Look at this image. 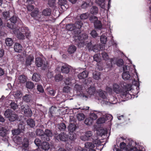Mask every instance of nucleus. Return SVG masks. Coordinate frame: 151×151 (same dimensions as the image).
<instances>
[{
	"label": "nucleus",
	"instance_id": "nucleus-24",
	"mask_svg": "<svg viewBox=\"0 0 151 151\" xmlns=\"http://www.w3.org/2000/svg\"><path fill=\"white\" fill-rule=\"evenodd\" d=\"M36 133L37 135L40 137L42 140V136L44 135V131L40 129H37L36 130Z\"/></svg>",
	"mask_w": 151,
	"mask_h": 151
},
{
	"label": "nucleus",
	"instance_id": "nucleus-58",
	"mask_svg": "<svg viewBox=\"0 0 151 151\" xmlns=\"http://www.w3.org/2000/svg\"><path fill=\"white\" fill-rule=\"evenodd\" d=\"M3 16L5 19H7L9 17V13L7 12H3L2 13Z\"/></svg>",
	"mask_w": 151,
	"mask_h": 151
},
{
	"label": "nucleus",
	"instance_id": "nucleus-50",
	"mask_svg": "<svg viewBox=\"0 0 151 151\" xmlns=\"http://www.w3.org/2000/svg\"><path fill=\"white\" fill-rule=\"evenodd\" d=\"M17 37L19 39L23 40L25 38L24 34L21 32H19L17 34Z\"/></svg>",
	"mask_w": 151,
	"mask_h": 151
},
{
	"label": "nucleus",
	"instance_id": "nucleus-17",
	"mask_svg": "<svg viewBox=\"0 0 151 151\" xmlns=\"http://www.w3.org/2000/svg\"><path fill=\"white\" fill-rule=\"evenodd\" d=\"M26 122L27 125L31 128H33L35 126V122L32 119L29 118L27 120Z\"/></svg>",
	"mask_w": 151,
	"mask_h": 151
},
{
	"label": "nucleus",
	"instance_id": "nucleus-49",
	"mask_svg": "<svg viewBox=\"0 0 151 151\" xmlns=\"http://www.w3.org/2000/svg\"><path fill=\"white\" fill-rule=\"evenodd\" d=\"M90 34L91 36L93 38L97 37L98 35V34L97 33L96 30L94 29H93L91 31Z\"/></svg>",
	"mask_w": 151,
	"mask_h": 151
},
{
	"label": "nucleus",
	"instance_id": "nucleus-15",
	"mask_svg": "<svg viewBox=\"0 0 151 151\" xmlns=\"http://www.w3.org/2000/svg\"><path fill=\"white\" fill-rule=\"evenodd\" d=\"M88 74V71L84 70L82 72L80 73L78 75V77L79 79H84L87 77Z\"/></svg>",
	"mask_w": 151,
	"mask_h": 151
},
{
	"label": "nucleus",
	"instance_id": "nucleus-60",
	"mask_svg": "<svg viewBox=\"0 0 151 151\" xmlns=\"http://www.w3.org/2000/svg\"><path fill=\"white\" fill-rule=\"evenodd\" d=\"M106 119V121L107 120H109L110 121L112 120L113 119V117L112 115L110 114H107L106 115L105 117Z\"/></svg>",
	"mask_w": 151,
	"mask_h": 151
},
{
	"label": "nucleus",
	"instance_id": "nucleus-1",
	"mask_svg": "<svg viewBox=\"0 0 151 151\" xmlns=\"http://www.w3.org/2000/svg\"><path fill=\"white\" fill-rule=\"evenodd\" d=\"M83 23L81 21L76 22V33L78 34L77 37L79 40L85 41L88 39V34L85 33L80 34L81 33L80 29Z\"/></svg>",
	"mask_w": 151,
	"mask_h": 151
},
{
	"label": "nucleus",
	"instance_id": "nucleus-26",
	"mask_svg": "<svg viewBox=\"0 0 151 151\" xmlns=\"http://www.w3.org/2000/svg\"><path fill=\"white\" fill-rule=\"evenodd\" d=\"M5 43L7 46L10 47L12 45L14 42L11 38H8L5 40Z\"/></svg>",
	"mask_w": 151,
	"mask_h": 151
},
{
	"label": "nucleus",
	"instance_id": "nucleus-3",
	"mask_svg": "<svg viewBox=\"0 0 151 151\" xmlns=\"http://www.w3.org/2000/svg\"><path fill=\"white\" fill-rule=\"evenodd\" d=\"M69 133V138L71 140L76 139V123H70L67 127Z\"/></svg>",
	"mask_w": 151,
	"mask_h": 151
},
{
	"label": "nucleus",
	"instance_id": "nucleus-25",
	"mask_svg": "<svg viewBox=\"0 0 151 151\" xmlns=\"http://www.w3.org/2000/svg\"><path fill=\"white\" fill-rule=\"evenodd\" d=\"M113 88L114 91L117 93H119L121 91L120 86L116 84H114L113 85Z\"/></svg>",
	"mask_w": 151,
	"mask_h": 151
},
{
	"label": "nucleus",
	"instance_id": "nucleus-42",
	"mask_svg": "<svg viewBox=\"0 0 151 151\" xmlns=\"http://www.w3.org/2000/svg\"><path fill=\"white\" fill-rule=\"evenodd\" d=\"M70 122L76 123V116L74 114H72L70 116Z\"/></svg>",
	"mask_w": 151,
	"mask_h": 151
},
{
	"label": "nucleus",
	"instance_id": "nucleus-56",
	"mask_svg": "<svg viewBox=\"0 0 151 151\" xmlns=\"http://www.w3.org/2000/svg\"><path fill=\"white\" fill-rule=\"evenodd\" d=\"M48 90H49L48 92L50 96H54L55 95V91L51 88H50L49 89H48Z\"/></svg>",
	"mask_w": 151,
	"mask_h": 151
},
{
	"label": "nucleus",
	"instance_id": "nucleus-39",
	"mask_svg": "<svg viewBox=\"0 0 151 151\" xmlns=\"http://www.w3.org/2000/svg\"><path fill=\"white\" fill-rule=\"evenodd\" d=\"M39 13L38 9L35 8L31 13V16L33 17H36Z\"/></svg>",
	"mask_w": 151,
	"mask_h": 151
},
{
	"label": "nucleus",
	"instance_id": "nucleus-33",
	"mask_svg": "<svg viewBox=\"0 0 151 151\" xmlns=\"http://www.w3.org/2000/svg\"><path fill=\"white\" fill-rule=\"evenodd\" d=\"M76 51V47L75 46H71L68 48V52L70 54L74 53Z\"/></svg>",
	"mask_w": 151,
	"mask_h": 151
},
{
	"label": "nucleus",
	"instance_id": "nucleus-54",
	"mask_svg": "<svg viewBox=\"0 0 151 151\" xmlns=\"http://www.w3.org/2000/svg\"><path fill=\"white\" fill-rule=\"evenodd\" d=\"M37 90L40 93H43L44 91L42 86L40 85H37Z\"/></svg>",
	"mask_w": 151,
	"mask_h": 151
},
{
	"label": "nucleus",
	"instance_id": "nucleus-20",
	"mask_svg": "<svg viewBox=\"0 0 151 151\" xmlns=\"http://www.w3.org/2000/svg\"><path fill=\"white\" fill-rule=\"evenodd\" d=\"M51 13V10L50 8H46L44 9L42 11L43 15L45 16H50Z\"/></svg>",
	"mask_w": 151,
	"mask_h": 151
},
{
	"label": "nucleus",
	"instance_id": "nucleus-45",
	"mask_svg": "<svg viewBox=\"0 0 151 151\" xmlns=\"http://www.w3.org/2000/svg\"><path fill=\"white\" fill-rule=\"evenodd\" d=\"M77 118L79 121H81L84 119L85 116L83 113H79L77 116Z\"/></svg>",
	"mask_w": 151,
	"mask_h": 151
},
{
	"label": "nucleus",
	"instance_id": "nucleus-40",
	"mask_svg": "<svg viewBox=\"0 0 151 151\" xmlns=\"http://www.w3.org/2000/svg\"><path fill=\"white\" fill-rule=\"evenodd\" d=\"M93 121L92 119H91L90 117L86 119L84 123L85 124L87 125H90L93 123Z\"/></svg>",
	"mask_w": 151,
	"mask_h": 151
},
{
	"label": "nucleus",
	"instance_id": "nucleus-63",
	"mask_svg": "<svg viewBox=\"0 0 151 151\" xmlns=\"http://www.w3.org/2000/svg\"><path fill=\"white\" fill-rule=\"evenodd\" d=\"M55 0H49L48 4L50 6H52L55 2Z\"/></svg>",
	"mask_w": 151,
	"mask_h": 151
},
{
	"label": "nucleus",
	"instance_id": "nucleus-53",
	"mask_svg": "<svg viewBox=\"0 0 151 151\" xmlns=\"http://www.w3.org/2000/svg\"><path fill=\"white\" fill-rule=\"evenodd\" d=\"M35 144L37 146H39L41 143V140L39 138H36L34 141Z\"/></svg>",
	"mask_w": 151,
	"mask_h": 151
},
{
	"label": "nucleus",
	"instance_id": "nucleus-32",
	"mask_svg": "<svg viewBox=\"0 0 151 151\" xmlns=\"http://www.w3.org/2000/svg\"><path fill=\"white\" fill-rule=\"evenodd\" d=\"M19 80L20 83H24L26 81L27 79L26 76L24 75H21L19 77Z\"/></svg>",
	"mask_w": 151,
	"mask_h": 151
},
{
	"label": "nucleus",
	"instance_id": "nucleus-12",
	"mask_svg": "<svg viewBox=\"0 0 151 151\" xmlns=\"http://www.w3.org/2000/svg\"><path fill=\"white\" fill-rule=\"evenodd\" d=\"M121 96L125 99H129L131 98V95L129 93V91L127 90H123L121 92Z\"/></svg>",
	"mask_w": 151,
	"mask_h": 151
},
{
	"label": "nucleus",
	"instance_id": "nucleus-51",
	"mask_svg": "<svg viewBox=\"0 0 151 151\" xmlns=\"http://www.w3.org/2000/svg\"><path fill=\"white\" fill-rule=\"evenodd\" d=\"M18 18L15 16H13L10 19L11 22L13 24H15L17 21Z\"/></svg>",
	"mask_w": 151,
	"mask_h": 151
},
{
	"label": "nucleus",
	"instance_id": "nucleus-44",
	"mask_svg": "<svg viewBox=\"0 0 151 151\" xmlns=\"http://www.w3.org/2000/svg\"><path fill=\"white\" fill-rule=\"evenodd\" d=\"M63 76L60 74H56L55 77V81L57 82H58L62 80Z\"/></svg>",
	"mask_w": 151,
	"mask_h": 151
},
{
	"label": "nucleus",
	"instance_id": "nucleus-31",
	"mask_svg": "<svg viewBox=\"0 0 151 151\" xmlns=\"http://www.w3.org/2000/svg\"><path fill=\"white\" fill-rule=\"evenodd\" d=\"M94 25L95 27L97 29H101L102 27L101 23L99 20H98L96 22H95Z\"/></svg>",
	"mask_w": 151,
	"mask_h": 151
},
{
	"label": "nucleus",
	"instance_id": "nucleus-9",
	"mask_svg": "<svg viewBox=\"0 0 151 151\" xmlns=\"http://www.w3.org/2000/svg\"><path fill=\"white\" fill-rule=\"evenodd\" d=\"M34 57L32 55H29L26 58L25 66L27 68L31 65L32 62H34Z\"/></svg>",
	"mask_w": 151,
	"mask_h": 151
},
{
	"label": "nucleus",
	"instance_id": "nucleus-11",
	"mask_svg": "<svg viewBox=\"0 0 151 151\" xmlns=\"http://www.w3.org/2000/svg\"><path fill=\"white\" fill-rule=\"evenodd\" d=\"M75 23L74 24H70L67 25L65 27L66 29L69 31H73V37H76V26Z\"/></svg>",
	"mask_w": 151,
	"mask_h": 151
},
{
	"label": "nucleus",
	"instance_id": "nucleus-46",
	"mask_svg": "<svg viewBox=\"0 0 151 151\" xmlns=\"http://www.w3.org/2000/svg\"><path fill=\"white\" fill-rule=\"evenodd\" d=\"M100 40L102 43L105 44L107 40V37L105 36L102 35L101 36Z\"/></svg>",
	"mask_w": 151,
	"mask_h": 151
},
{
	"label": "nucleus",
	"instance_id": "nucleus-5",
	"mask_svg": "<svg viewBox=\"0 0 151 151\" xmlns=\"http://www.w3.org/2000/svg\"><path fill=\"white\" fill-rule=\"evenodd\" d=\"M35 64L38 67H41L43 70H45L47 66L48 63L45 61L41 58L38 57L36 58Z\"/></svg>",
	"mask_w": 151,
	"mask_h": 151
},
{
	"label": "nucleus",
	"instance_id": "nucleus-13",
	"mask_svg": "<svg viewBox=\"0 0 151 151\" xmlns=\"http://www.w3.org/2000/svg\"><path fill=\"white\" fill-rule=\"evenodd\" d=\"M56 129L57 130L60 132L64 131L66 129V126L65 123H60L56 126Z\"/></svg>",
	"mask_w": 151,
	"mask_h": 151
},
{
	"label": "nucleus",
	"instance_id": "nucleus-43",
	"mask_svg": "<svg viewBox=\"0 0 151 151\" xmlns=\"http://www.w3.org/2000/svg\"><path fill=\"white\" fill-rule=\"evenodd\" d=\"M100 73L99 72H96L93 73V77L94 79L96 80H99L100 78Z\"/></svg>",
	"mask_w": 151,
	"mask_h": 151
},
{
	"label": "nucleus",
	"instance_id": "nucleus-64",
	"mask_svg": "<svg viewBox=\"0 0 151 151\" xmlns=\"http://www.w3.org/2000/svg\"><path fill=\"white\" fill-rule=\"evenodd\" d=\"M89 108V107L88 106H84L83 107H81L79 108H76V111L77 110L80 109L81 111H83L84 110H88Z\"/></svg>",
	"mask_w": 151,
	"mask_h": 151
},
{
	"label": "nucleus",
	"instance_id": "nucleus-48",
	"mask_svg": "<svg viewBox=\"0 0 151 151\" xmlns=\"http://www.w3.org/2000/svg\"><path fill=\"white\" fill-rule=\"evenodd\" d=\"M89 19L90 21L91 22L93 23L94 24L98 20L97 17L94 16H91L90 18Z\"/></svg>",
	"mask_w": 151,
	"mask_h": 151
},
{
	"label": "nucleus",
	"instance_id": "nucleus-6",
	"mask_svg": "<svg viewBox=\"0 0 151 151\" xmlns=\"http://www.w3.org/2000/svg\"><path fill=\"white\" fill-rule=\"evenodd\" d=\"M84 45L88 47L89 51L93 50L94 51H95L94 48L95 46H93L91 41H87L86 42L84 41H80L78 44V46L79 47H83Z\"/></svg>",
	"mask_w": 151,
	"mask_h": 151
},
{
	"label": "nucleus",
	"instance_id": "nucleus-27",
	"mask_svg": "<svg viewBox=\"0 0 151 151\" xmlns=\"http://www.w3.org/2000/svg\"><path fill=\"white\" fill-rule=\"evenodd\" d=\"M85 147L86 148L91 150L93 149L95 147L94 145L91 142H87L85 144Z\"/></svg>",
	"mask_w": 151,
	"mask_h": 151
},
{
	"label": "nucleus",
	"instance_id": "nucleus-30",
	"mask_svg": "<svg viewBox=\"0 0 151 151\" xmlns=\"http://www.w3.org/2000/svg\"><path fill=\"white\" fill-rule=\"evenodd\" d=\"M98 8L96 6H93L90 10V12L91 14H96L98 13Z\"/></svg>",
	"mask_w": 151,
	"mask_h": 151
},
{
	"label": "nucleus",
	"instance_id": "nucleus-57",
	"mask_svg": "<svg viewBox=\"0 0 151 151\" xmlns=\"http://www.w3.org/2000/svg\"><path fill=\"white\" fill-rule=\"evenodd\" d=\"M124 62L122 59H119L117 62L116 64L118 66H121L124 64Z\"/></svg>",
	"mask_w": 151,
	"mask_h": 151
},
{
	"label": "nucleus",
	"instance_id": "nucleus-37",
	"mask_svg": "<svg viewBox=\"0 0 151 151\" xmlns=\"http://www.w3.org/2000/svg\"><path fill=\"white\" fill-rule=\"evenodd\" d=\"M22 145L24 147H27L28 146L29 142L27 138L26 137L24 138L23 141L22 142Z\"/></svg>",
	"mask_w": 151,
	"mask_h": 151
},
{
	"label": "nucleus",
	"instance_id": "nucleus-52",
	"mask_svg": "<svg viewBox=\"0 0 151 151\" xmlns=\"http://www.w3.org/2000/svg\"><path fill=\"white\" fill-rule=\"evenodd\" d=\"M102 57L104 60H107L109 59V56L105 52H103L102 53Z\"/></svg>",
	"mask_w": 151,
	"mask_h": 151
},
{
	"label": "nucleus",
	"instance_id": "nucleus-35",
	"mask_svg": "<svg viewBox=\"0 0 151 151\" xmlns=\"http://www.w3.org/2000/svg\"><path fill=\"white\" fill-rule=\"evenodd\" d=\"M99 96L103 99H104L106 98V96L105 93V92L101 90H99L98 91Z\"/></svg>",
	"mask_w": 151,
	"mask_h": 151
},
{
	"label": "nucleus",
	"instance_id": "nucleus-21",
	"mask_svg": "<svg viewBox=\"0 0 151 151\" xmlns=\"http://www.w3.org/2000/svg\"><path fill=\"white\" fill-rule=\"evenodd\" d=\"M41 148L45 150H47L50 148L49 143L46 142H43L41 145Z\"/></svg>",
	"mask_w": 151,
	"mask_h": 151
},
{
	"label": "nucleus",
	"instance_id": "nucleus-61",
	"mask_svg": "<svg viewBox=\"0 0 151 151\" xmlns=\"http://www.w3.org/2000/svg\"><path fill=\"white\" fill-rule=\"evenodd\" d=\"M70 88L68 86H65L63 87V91L65 93H68L69 92Z\"/></svg>",
	"mask_w": 151,
	"mask_h": 151
},
{
	"label": "nucleus",
	"instance_id": "nucleus-55",
	"mask_svg": "<svg viewBox=\"0 0 151 151\" xmlns=\"http://www.w3.org/2000/svg\"><path fill=\"white\" fill-rule=\"evenodd\" d=\"M27 134L29 137L33 138L35 137V133L33 132H29L27 133Z\"/></svg>",
	"mask_w": 151,
	"mask_h": 151
},
{
	"label": "nucleus",
	"instance_id": "nucleus-18",
	"mask_svg": "<svg viewBox=\"0 0 151 151\" xmlns=\"http://www.w3.org/2000/svg\"><path fill=\"white\" fill-rule=\"evenodd\" d=\"M22 47L21 45L18 43H16L14 46V49L15 51L18 52H21Z\"/></svg>",
	"mask_w": 151,
	"mask_h": 151
},
{
	"label": "nucleus",
	"instance_id": "nucleus-4",
	"mask_svg": "<svg viewBox=\"0 0 151 151\" xmlns=\"http://www.w3.org/2000/svg\"><path fill=\"white\" fill-rule=\"evenodd\" d=\"M4 115L10 122L15 121L18 118L17 115L10 109H7L5 111Z\"/></svg>",
	"mask_w": 151,
	"mask_h": 151
},
{
	"label": "nucleus",
	"instance_id": "nucleus-14",
	"mask_svg": "<svg viewBox=\"0 0 151 151\" xmlns=\"http://www.w3.org/2000/svg\"><path fill=\"white\" fill-rule=\"evenodd\" d=\"M93 135V133L91 131H89L86 132L84 136H82L81 137V139L83 141L88 140L89 137H91Z\"/></svg>",
	"mask_w": 151,
	"mask_h": 151
},
{
	"label": "nucleus",
	"instance_id": "nucleus-38",
	"mask_svg": "<svg viewBox=\"0 0 151 151\" xmlns=\"http://www.w3.org/2000/svg\"><path fill=\"white\" fill-rule=\"evenodd\" d=\"M67 1L66 0H59L58 4L61 6L62 9H63L65 5H66Z\"/></svg>",
	"mask_w": 151,
	"mask_h": 151
},
{
	"label": "nucleus",
	"instance_id": "nucleus-29",
	"mask_svg": "<svg viewBox=\"0 0 151 151\" xmlns=\"http://www.w3.org/2000/svg\"><path fill=\"white\" fill-rule=\"evenodd\" d=\"M26 86L27 88L31 89L34 87V84L31 81H27L26 83Z\"/></svg>",
	"mask_w": 151,
	"mask_h": 151
},
{
	"label": "nucleus",
	"instance_id": "nucleus-62",
	"mask_svg": "<svg viewBox=\"0 0 151 151\" xmlns=\"http://www.w3.org/2000/svg\"><path fill=\"white\" fill-rule=\"evenodd\" d=\"M27 7L28 11L30 12L32 11L34 8V6L29 4L28 5Z\"/></svg>",
	"mask_w": 151,
	"mask_h": 151
},
{
	"label": "nucleus",
	"instance_id": "nucleus-8",
	"mask_svg": "<svg viewBox=\"0 0 151 151\" xmlns=\"http://www.w3.org/2000/svg\"><path fill=\"white\" fill-rule=\"evenodd\" d=\"M52 136V133L51 130L47 129L44 132V135L42 136V140L49 141L50 140V137Z\"/></svg>",
	"mask_w": 151,
	"mask_h": 151
},
{
	"label": "nucleus",
	"instance_id": "nucleus-22",
	"mask_svg": "<svg viewBox=\"0 0 151 151\" xmlns=\"http://www.w3.org/2000/svg\"><path fill=\"white\" fill-rule=\"evenodd\" d=\"M122 76V78L124 80H129L131 77V76L128 71L124 72Z\"/></svg>",
	"mask_w": 151,
	"mask_h": 151
},
{
	"label": "nucleus",
	"instance_id": "nucleus-10",
	"mask_svg": "<svg viewBox=\"0 0 151 151\" xmlns=\"http://www.w3.org/2000/svg\"><path fill=\"white\" fill-rule=\"evenodd\" d=\"M21 110L22 111H24V115L27 117H31L32 115V112L30 108H26L23 105L21 106Z\"/></svg>",
	"mask_w": 151,
	"mask_h": 151
},
{
	"label": "nucleus",
	"instance_id": "nucleus-59",
	"mask_svg": "<svg viewBox=\"0 0 151 151\" xmlns=\"http://www.w3.org/2000/svg\"><path fill=\"white\" fill-rule=\"evenodd\" d=\"M97 115L95 114L92 113L91 114L90 118L92 119L93 121V120H96L97 118Z\"/></svg>",
	"mask_w": 151,
	"mask_h": 151
},
{
	"label": "nucleus",
	"instance_id": "nucleus-19",
	"mask_svg": "<svg viewBox=\"0 0 151 151\" xmlns=\"http://www.w3.org/2000/svg\"><path fill=\"white\" fill-rule=\"evenodd\" d=\"M41 79L40 75L37 73H34L32 76V79L35 82L39 81Z\"/></svg>",
	"mask_w": 151,
	"mask_h": 151
},
{
	"label": "nucleus",
	"instance_id": "nucleus-34",
	"mask_svg": "<svg viewBox=\"0 0 151 151\" xmlns=\"http://www.w3.org/2000/svg\"><path fill=\"white\" fill-rule=\"evenodd\" d=\"M22 130L18 128L12 130V132L13 135H17L21 133L22 132Z\"/></svg>",
	"mask_w": 151,
	"mask_h": 151
},
{
	"label": "nucleus",
	"instance_id": "nucleus-47",
	"mask_svg": "<svg viewBox=\"0 0 151 151\" xmlns=\"http://www.w3.org/2000/svg\"><path fill=\"white\" fill-rule=\"evenodd\" d=\"M89 16L88 13H85L81 14L80 16V18L81 19H87Z\"/></svg>",
	"mask_w": 151,
	"mask_h": 151
},
{
	"label": "nucleus",
	"instance_id": "nucleus-16",
	"mask_svg": "<svg viewBox=\"0 0 151 151\" xmlns=\"http://www.w3.org/2000/svg\"><path fill=\"white\" fill-rule=\"evenodd\" d=\"M61 70L62 73L67 74L70 71V68L69 65L65 64L61 67Z\"/></svg>",
	"mask_w": 151,
	"mask_h": 151
},
{
	"label": "nucleus",
	"instance_id": "nucleus-28",
	"mask_svg": "<svg viewBox=\"0 0 151 151\" xmlns=\"http://www.w3.org/2000/svg\"><path fill=\"white\" fill-rule=\"evenodd\" d=\"M31 96L29 94H27L23 97V100L26 102H29L31 100Z\"/></svg>",
	"mask_w": 151,
	"mask_h": 151
},
{
	"label": "nucleus",
	"instance_id": "nucleus-23",
	"mask_svg": "<svg viewBox=\"0 0 151 151\" xmlns=\"http://www.w3.org/2000/svg\"><path fill=\"white\" fill-rule=\"evenodd\" d=\"M7 131V130L5 127L0 128V135L3 137L6 136Z\"/></svg>",
	"mask_w": 151,
	"mask_h": 151
},
{
	"label": "nucleus",
	"instance_id": "nucleus-2",
	"mask_svg": "<svg viewBox=\"0 0 151 151\" xmlns=\"http://www.w3.org/2000/svg\"><path fill=\"white\" fill-rule=\"evenodd\" d=\"M77 88H79V90H77V95H80V94L78 93V92H81L80 94L81 96L83 97L88 98V97H91V96L93 95L95 92V88L94 87L92 86L89 87L86 90L87 94H85L83 93V92L81 91L82 89L81 85H79L76 84V89Z\"/></svg>",
	"mask_w": 151,
	"mask_h": 151
},
{
	"label": "nucleus",
	"instance_id": "nucleus-7",
	"mask_svg": "<svg viewBox=\"0 0 151 151\" xmlns=\"http://www.w3.org/2000/svg\"><path fill=\"white\" fill-rule=\"evenodd\" d=\"M54 136L56 139L58 140L65 142L68 139V135L64 132H61L59 134L56 132L54 134Z\"/></svg>",
	"mask_w": 151,
	"mask_h": 151
},
{
	"label": "nucleus",
	"instance_id": "nucleus-36",
	"mask_svg": "<svg viewBox=\"0 0 151 151\" xmlns=\"http://www.w3.org/2000/svg\"><path fill=\"white\" fill-rule=\"evenodd\" d=\"M10 107L14 110H15L18 109V106L15 102L12 101L10 104Z\"/></svg>",
	"mask_w": 151,
	"mask_h": 151
},
{
	"label": "nucleus",
	"instance_id": "nucleus-41",
	"mask_svg": "<svg viewBox=\"0 0 151 151\" xmlns=\"http://www.w3.org/2000/svg\"><path fill=\"white\" fill-rule=\"evenodd\" d=\"M106 119L104 117H101L99 118L97 120V123L98 124H100L104 123Z\"/></svg>",
	"mask_w": 151,
	"mask_h": 151
}]
</instances>
